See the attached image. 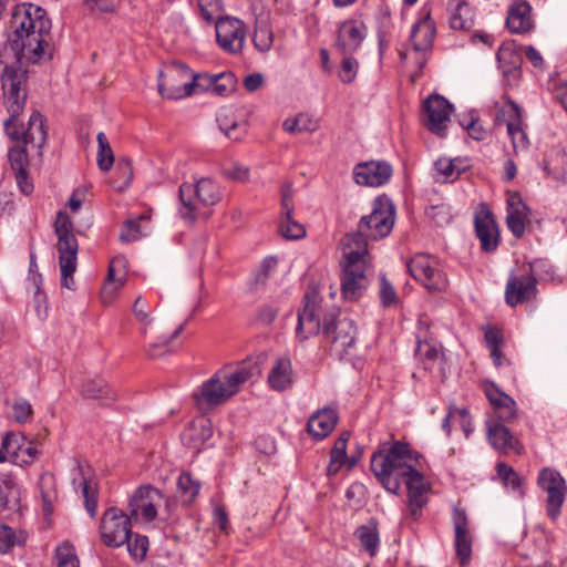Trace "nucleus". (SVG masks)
Returning <instances> with one entry per match:
<instances>
[{
    "mask_svg": "<svg viewBox=\"0 0 567 567\" xmlns=\"http://www.w3.org/2000/svg\"><path fill=\"white\" fill-rule=\"evenodd\" d=\"M422 455L401 441H394L371 455V471L390 493L398 494L401 484L408 488L409 508L416 519L421 508L426 504V493L430 485L419 471Z\"/></svg>",
    "mask_w": 567,
    "mask_h": 567,
    "instance_id": "f257e3e1",
    "label": "nucleus"
},
{
    "mask_svg": "<svg viewBox=\"0 0 567 567\" xmlns=\"http://www.w3.org/2000/svg\"><path fill=\"white\" fill-rule=\"evenodd\" d=\"M1 89L3 104L9 113V118L4 121L7 134L16 142L35 147L41 154L48 136L43 115L33 112L27 128L21 127L20 130L17 124L27 102V72L21 68L6 66L1 74Z\"/></svg>",
    "mask_w": 567,
    "mask_h": 567,
    "instance_id": "f03ea898",
    "label": "nucleus"
},
{
    "mask_svg": "<svg viewBox=\"0 0 567 567\" xmlns=\"http://www.w3.org/2000/svg\"><path fill=\"white\" fill-rule=\"evenodd\" d=\"M52 24L47 11L32 3H21L13 8L7 43L17 61L37 63L48 45Z\"/></svg>",
    "mask_w": 567,
    "mask_h": 567,
    "instance_id": "7ed1b4c3",
    "label": "nucleus"
},
{
    "mask_svg": "<svg viewBox=\"0 0 567 567\" xmlns=\"http://www.w3.org/2000/svg\"><path fill=\"white\" fill-rule=\"evenodd\" d=\"M259 374L260 368L254 361H243L235 367L219 369L193 393L197 409L203 413L214 410Z\"/></svg>",
    "mask_w": 567,
    "mask_h": 567,
    "instance_id": "20e7f679",
    "label": "nucleus"
},
{
    "mask_svg": "<svg viewBox=\"0 0 567 567\" xmlns=\"http://www.w3.org/2000/svg\"><path fill=\"white\" fill-rule=\"evenodd\" d=\"M395 223V206L385 195L372 203L371 213L361 217L357 231L343 238V245L368 254V240H380L390 235Z\"/></svg>",
    "mask_w": 567,
    "mask_h": 567,
    "instance_id": "39448f33",
    "label": "nucleus"
},
{
    "mask_svg": "<svg viewBox=\"0 0 567 567\" xmlns=\"http://www.w3.org/2000/svg\"><path fill=\"white\" fill-rule=\"evenodd\" d=\"M223 198L220 186L212 178H200L196 183H183L178 189V215L188 224L207 219L210 207Z\"/></svg>",
    "mask_w": 567,
    "mask_h": 567,
    "instance_id": "423d86ee",
    "label": "nucleus"
},
{
    "mask_svg": "<svg viewBox=\"0 0 567 567\" xmlns=\"http://www.w3.org/2000/svg\"><path fill=\"white\" fill-rule=\"evenodd\" d=\"M54 233L58 237L59 265L61 270V286L73 290V274L76 270L79 244L73 234V223L68 214L59 212L54 223Z\"/></svg>",
    "mask_w": 567,
    "mask_h": 567,
    "instance_id": "0eeeda50",
    "label": "nucleus"
},
{
    "mask_svg": "<svg viewBox=\"0 0 567 567\" xmlns=\"http://www.w3.org/2000/svg\"><path fill=\"white\" fill-rule=\"evenodd\" d=\"M368 254L343 245L341 295L344 300H358L368 287L365 276Z\"/></svg>",
    "mask_w": 567,
    "mask_h": 567,
    "instance_id": "6e6552de",
    "label": "nucleus"
},
{
    "mask_svg": "<svg viewBox=\"0 0 567 567\" xmlns=\"http://www.w3.org/2000/svg\"><path fill=\"white\" fill-rule=\"evenodd\" d=\"M322 336L329 343L330 353L338 359L349 354L357 340V326L349 317H326L322 324Z\"/></svg>",
    "mask_w": 567,
    "mask_h": 567,
    "instance_id": "1a4fd4ad",
    "label": "nucleus"
},
{
    "mask_svg": "<svg viewBox=\"0 0 567 567\" xmlns=\"http://www.w3.org/2000/svg\"><path fill=\"white\" fill-rule=\"evenodd\" d=\"M410 275L430 292H443L449 286L446 272L433 256L417 254L406 264Z\"/></svg>",
    "mask_w": 567,
    "mask_h": 567,
    "instance_id": "9d476101",
    "label": "nucleus"
},
{
    "mask_svg": "<svg viewBox=\"0 0 567 567\" xmlns=\"http://www.w3.org/2000/svg\"><path fill=\"white\" fill-rule=\"evenodd\" d=\"M190 69L184 63H174L166 71L158 72L157 89L164 99L178 100L193 94Z\"/></svg>",
    "mask_w": 567,
    "mask_h": 567,
    "instance_id": "9b49d317",
    "label": "nucleus"
},
{
    "mask_svg": "<svg viewBox=\"0 0 567 567\" xmlns=\"http://www.w3.org/2000/svg\"><path fill=\"white\" fill-rule=\"evenodd\" d=\"M132 517L117 507L107 508L102 516L100 534L107 547H121L132 536Z\"/></svg>",
    "mask_w": 567,
    "mask_h": 567,
    "instance_id": "f8f14e48",
    "label": "nucleus"
},
{
    "mask_svg": "<svg viewBox=\"0 0 567 567\" xmlns=\"http://www.w3.org/2000/svg\"><path fill=\"white\" fill-rule=\"evenodd\" d=\"M537 485L547 494L546 511L548 517L551 520H556L560 515V509L567 494L565 478L558 471L551 467H544L538 474Z\"/></svg>",
    "mask_w": 567,
    "mask_h": 567,
    "instance_id": "ddd939ff",
    "label": "nucleus"
},
{
    "mask_svg": "<svg viewBox=\"0 0 567 567\" xmlns=\"http://www.w3.org/2000/svg\"><path fill=\"white\" fill-rule=\"evenodd\" d=\"M214 23L218 45L224 51L231 54L241 52L247 34L245 23L240 19L231 16H223Z\"/></svg>",
    "mask_w": 567,
    "mask_h": 567,
    "instance_id": "4468645a",
    "label": "nucleus"
},
{
    "mask_svg": "<svg viewBox=\"0 0 567 567\" xmlns=\"http://www.w3.org/2000/svg\"><path fill=\"white\" fill-rule=\"evenodd\" d=\"M423 110L425 127L435 135L444 136L451 123L453 105L445 97L433 94L423 102Z\"/></svg>",
    "mask_w": 567,
    "mask_h": 567,
    "instance_id": "2eb2a0df",
    "label": "nucleus"
},
{
    "mask_svg": "<svg viewBox=\"0 0 567 567\" xmlns=\"http://www.w3.org/2000/svg\"><path fill=\"white\" fill-rule=\"evenodd\" d=\"M496 123L505 122L507 134L512 140L515 151L525 150L528 146V138L523 128V114L518 104L508 100L497 112Z\"/></svg>",
    "mask_w": 567,
    "mask_h": 567,
    "instance_id": "dca6fc26",
    "label": "nucleus"
},
{
    "mask_svg": "<svg viewBox=\"0 0 567 567\" xmlns=\"http://www.w3.org/2000/svg\"><path fill=\"white\" fill-rule=\"evenodd\" d=\"M435 33V23L429 14L416 21L412 27L410 41L413 52L416 54L415 62L419 69H422L426 63V53L432 49Z\"/></svg>",
    "mask_w": 567,
    "mask_h": 567,
    "instance_id": "f3484780",
    "label": "nucleus"
},
{
    "mask_svg": "<svg viewBox=\"0 0 567 567\" xmlns=\"http://www.w3.org/2000/svg\"><path fill=\"white\" fill-rule=\"evenodd\" d=\"M507 422L497 419H486V437L489 444L501 454L520 453L523 445L505 425Z\"/></svg>",
    "mask_w": 567,
    "mask_h": 567,
    "instance_id": "a211bd4d",
    "label": "nucleus"
},
{
    "mask_svg": "<svg viewBox=\"0 0 567 567\" xmlns=\"http://www.w3.org/2000/svg\"><path fill=\"white\" fill-rule=\"evenodd\" d=\"M393 169L385 161H367L358 163L353 167V178L358 185L380 187L386 184Z\"/></svg>",
    "mask_w": 567,
    "mask_h": 567,
    "instance_id": "6ab92c4d",
    "label": "nucleus"
},
{
    "mask_svg": "<svg viewBox=\"0 0 567 567\" xmlns=\"http://www.w3.org/2000/svg\"><path fill=\"white\" fill-rule=\"evenodd\" d=\"M452 519L456 556L460 559L461 567H464L470 563L472 555L473 535L470 522L466 512L458 507L454 508Z\"/></svg>",
    "mask_w": 567,
    "mask_h": 567,
    "instance_id": "aec40b11",
    "label": "nucleus"
},
{
    "mask_svg": "<svg viewBox=\"0 0 567 567\" xmlns=\"http://www.w3.org/2000/svg\"><path fill=\"white\" fill-rule=\"evenodd\" d=\"M163 499L162 493L151 486H142L136 489L128 502V512L132 518L141 514L144 520L152 522L157 516L156 506Z\"/></svg>",
    "mask_w": 567,
    "mask_h": 567,
    "instance_id": "412c9836",
    "label": "nucleus"
},
{
    "mask_svg": "<svg viewBox=\"0 0 567 567\" xmlns=\"http://www.w3.org/2000/svg\"><path fill=\"white\" fill-rule=\"evenodd\" d=\"M483 389L487 400L493 406V412L487 416V419L513 422L517 416L515 400L502 391L494 382H484Z\"/></svg>",
    "mask_w": 567,
    "mask_h": 567,
    "instance_id": "4be33fe9",
    "label": "nucleus"
},
{
    "mask_svg": "<svg viewBox=\"0 0 567 567\" xmlns=\"http://www.w3.org/2000/svg\"><path fill=\"white\" fill-rule=\"evenodd\" d=\"M320 306L317 300V295L306 293L305 306L298 312V324L296 328L297 338L301 341L307 340L310 336L322 332L320 322Z\"/></svg>",
    "mask_w": 567,
    "mask_h": 567,
    "instance_id": "5701e85b",
    "label": "nucleus"
},
{
    "mask_svg": "<svg viewBox=\"0 0 567 567\" xmlns=\"http://www.w3.org/2000/svg\"><path fill=\"white\" fill-rule=\"evenodd\" d=\"M367 37V27L359 20H346L338 28L336 48L341 54H353Z\"/></svg>",
    "mask_w": 567,
    "mask_h": 567,
    "instance_id": "b1692460",
    "label": "nucleus"
},
{
    "mask_svg": "<svg viewBox=\"0 0 567 567\" xmlns=\"http://www.w3.org/2000/svg\"><path fill=\"white\" fill-rule=\"evenodd\" d=\"M127 280L126 259L122 256L114 257L107 269V277L101 290V300L104 305L111 303L117 292Z\"/></svg>",
    "mask_w": 567,
    "mask_h": 567,
    "instance_id": "393cba45",
    "label": "nucleus"
},
{
    "mask_svg": "<svg viewBox=\"0 0 567 567\" xmlns=\"http://www.w3.org/2000/svg\"><path fill=\"white\" fill-rule=\"evenodd\" d=\"M537 279L535 276H511L506 284L505 300L511 307L523 303L536 297Z\"/></svg>",
    "mask_w": 567,
    "mask_h": 567,
    "instance_id": "a878e982",
    "label": "nucleus"
},
{
    "mask_svg": "<svg viewBox=\"0 0 567 567\" xmlns=\"http://www.w3.org/2000/svg\"><path fill=\"white\" fill-rule=\"evenodd\" d=\"M529 214L530 210L528 206L523 202L520 194L508 193L506 224L508 229L516 238H519L524 235Z\"/></svg>",
    "mask_w": 567,
    "mask_h": 567,
    "instance_id": "bb28decb",
    "label": "nucleus"
},
{
    "mask_svg": "<svg viewBox=\"0 0 567 567\" xmlns=\"http://www.w3.org/2000/svg\"><path fill=\"white\" fill-rule=\"evenodd\" d=\"M475 233L482 250L489 252L497 248L499 244L498 226L489 210H484L475 216Z\"/></svg>",
    "mask_w": 567,
    "mask_h": 567,
    "instance_id": "cd10ccee",
    "label": "nucleus"
},
{
    "mask_svg": "<svg viewBox=\"0 0 567 567\" xmlns=\"http://www.w3.org/2000/svg\"><path fill=\"white\" fill-rule=\"evenodd\" d=\"M338 420V410L333 406H324L309 417L307 431L313 439L323 440L333 431Z\"/></svg>",
    "mask_w": 567,
    "mask_h": 567,
    "instance_id": "c85d7f7f",
    "label": "nucleus"
},
{
    "mask_svg": "<svg viewBox=\"0 0 567 567\" xmlns=\"http://www.w3.org/2000/svg\"><path fill=\"white\" fill-rule=\"evenodd\" d=\"M3 449L7 451V461L20 466L33 463L38 455V450L30 443L20 444L19 435L14 433L4 435Z\"/></svg>",
    "mask_w": 567,
    "mask_h": 567,
    "instance_id": "c756f323",
    "label": "nucleus"
},
{
    "mask_svg": "<svg viewBox=\"0 0 567 567\" xmlns=\"http://www.w3.org/2000/svg\"><path fill=\"white\" fill-rule=\"evenodd\" d=\"M506 24L512 33L524 34L533 30L532 7L527 1H515L508 10Z\"/></svg>",
    "mask_w": 567,
    "mask_h": 567,
    "instance_id": "7c9ffc66",
    "label": "nucleus"
},
{
    "mask_svg": "<svg viewBox=\"0 0 567 567\" xmlns=\"http://www.w3.org/2000/svg\"><path fill=\"white\" fill-rule=\"evenodd\" d=\"M496 59L498 68L505 78L508 80L518 78L522 55L514 40H507L502 43L496 53Z\"/></svg>",
    "mask_w": 567,
    "mask_h": 567,
    "instance_id": "2f4dec72",
    "label": "nucleus"
},
{
    "mask_svg": "<svg viewBox=\"0 0 567 567\" xmlns=\"http://www.w3.org/2000/svg\"><path fill=\"white\" fill-rule=\"evenodd\" d=\"M268 384L275 391H285L292 384V367L288 358L276 360L268 375Z\"/></svg>",
    "mask_w": 567,
    "mask_h": 567,
    "instance_id": "473e14b6",
    "label": "nucleus"
},
{
    "mask_svg": "<svg viewBox=\"0 0 567 567\" xmlns=\"http://www.w3.org/2000/svg\"><path fill=\"white\" fill-rule=\"evenodd\" d=\"M354 536L360 542L361 549L367 551L369 556L374 557L378 554L380 536L378 525L374 520L359 526L354 532Z\"/></svg>",
    "mask_w": 567,
    "mask_h": 567,
    "instance_id": "72a5a7b5",
    "label": "nucleus"
},
{
    "mask_svg": "<svg viewBox=\"0 0 567 567\" xmlns=\"http://www.w3.org/2000/svg\"><path fill=\"white\" fill-rule=\"evenodd\" d=\"M543 171L556 183L566 184V154L561 151L551 152L543 162Z\"/></svg>",
    "mask_w": 567,
    "mask_h": 567,
    "instance_id": "f704fd0d",
    "label": "nucleus"
},
{
    "mask_svg": "<svg viewBox=\"0 0 567 567\" xmlns=\"http://www.w3.org/2000/svg\"><path fill=\"white\" fill-rule=\"evenodd\" d=\"M213 436V423L209 419L199 417L194 421L185 433V439H189L188 443L198 449Z\"/></svg>",
    "mask_w": 567,
    "mask_h": 567,
    "instance_id": "c9c22d12",
    "label": "nucleus"
},
{
    "mask_svg": "<svg viewBox=\"0 0 567 567\" xmlns=\"http://www.w3.org/2000/svg\"><path fill=\"white\" fill-rule=\"evenodd\" d=\"M474 24L473 10L465 1L455 0L450 16V25L454 30H470Z\"/></svg>",
    "mask_w": 567,
    "mask_h": 567,
    "instance_id": "e433bc0d",
    "label": "nucleus"
},
{
    "mask_svg": "<svg viewBox=\"0 0 567 567\" xmlns=\"http://www.w3.org/2000/svg\"><path fill=\"white\" fill-rule=\"evenodd\" d=\"M81 393L89 399L111 402L116 399V393L102 379H92L82 385Z\"/></svg>",
    "mask_w": 567,
    "mask_h": 567,
    "instance_id": "4c0bfd02",
    "label": "nucleus"
},
{
    "mask_svg": "<svg viewBox=\"0 0 567 567\" xmlns=\"http://www.w3.org/2000/svg\"><path fill=\"white\" fill-rule=\"evenodd\" d=\"M39 487L43 503V513L49 516L53 512V503L56 499L55 477L51 473H44L40 476Z\"/></svg>",
    "mask_w": 567,
    "mask_h": 567,
    "instance_id": "58836bf2",
    "label": "nucleus"
},
{
    "mask_svg": "<svg viewBox=\"0 0 567 567\" xmlns=\"http://www.w3.org/2000/svg\"><path fill=\"white\" fill-rule=\"evenodd\" d=\"M217 123L225 135L234 141L241 140L246 132L245 125L239 124L233 118V112L230 110H221L217 114Z\"/></svg>",
    "mask_w": 567,
    "mask_h": 567,
    "instance_id": "ea45409f",
    "label": "nucleus"
},
{
    "mask_svg": "<svg viewBox=\"0 0 567 567\" xmlns=\"http://www.w3.org/2000/svg\"><path fill=\"white\" fill-rule=\"evenodd\" d=\"M496 472L507 488H511L513 492H517L520 497L524 496V491L522 488L523 480L512 466L505 462H498L496 464Z\"/></svg>",
    "mask_w": 567,
    "mask_h": 567,
    "instance_id": "a19ab883",
    "label": "nucleus"
},
{
    "mask_svg": "<svg viewBox=\"0 0 567 567\" xmlns=\"http://www.w3.org/2000/svg\"><path fill=\"white\" fill-rule=\"evenodd\" d=\"M293 212H281L279 230L286 239H300L306 235L303 225L293 219Z\"/></svg>",
    "mask_w": 567,
    "mask_h": 567,
    "instance_id": "79ce46f5",
    "label": "nucleus"
},
{
    "mask_svg": "<svg viewBox=\"0 0 567 567\" xmlns=\"http://www.w3.org/2000/svg\"><path fill=\"white\" fill-rule=\"evenodd\" d=\"M99 150L96 155L97 165L101 171L107 172L114 163V154L106 135L100 132L96 136Z\"/></svg>",
    "mask_w": 567,
    "mask_h": 567,
    "instance_id": "37998d69",
    "label": "nucleus"
},
{
    "mask_svg": "<svg viewBox=\"0 0 567 567\" xmlns=\"http://www.w3.org/2000/svg\"><path fill=\"white\" fill-rule=\"evenodd\" d=\"M252 42L255 48L260 52H267L271 49L274 32L268 23L261 21L256 24Z\"/></svg>",
    "mask_w": 567,
    "mask_h": 567,
    "instance_id": "c03bdc74",
    "label": "nucleus"
},
{
    "mask_svg": "<svg viewBox=\"0 0 567 567\" xmlns=\"http://www.w3.org/2000/svg\"><path fill=\"white\" fill-rule=\"evenodd\" d=\"M178 492L184 503H192L199 493L200 484L189 473H182L177 481Z\"/></svg>",
    "mask_w": 567,
    "mask_h": 567,
    "instance_id": "a18cd8bd",
    "label": "nucleus"
},
{
    "mask_svg": "<svg viewBox=\"0 0 567 567\" xmlns=\"http://www.w3.org/2000/svg\"><path fill=\"white\" fill-rule=\"evenodd\" d=\"M54 557L58 567H80L75 548L69 542H63L56 547Z\"/></svg>",
    "mask_w": 567,
    "mask_h": 567,
    "instance_id": "49530a36",
    "label": "nucleus"
},
{
    "mask_svg": "<svg viewBox=\"0 0 567 567\" xmlns=\"http://www.w3.org/2000/svg\"><path fill=\"white\" fill-rule=\"evenodd\" d=\"M457 163H461L460 158H439L434 166L437 175L441 176V179H436L442 182L456 179L462 173V168H457Z\"/></svg>",
    "mask_w": 567,
    "mask_h": 567,
    "instance_id": "de8ad7c7",
    "label": "nucleus"
},
{
    "mask_svg": "<svg viewBox=\"0 0 567 567\" xmlns=\"http://www.w3.org/2000/svg\"><path fill=\"white\" fill-rule=\"evenodd\" d=\"M20 143L21 142H17V144L9 150L8 154L10 166L13 172L28 169L29 166L27 145Z\"/></svg>",
    "mask_w": 567,
    "mask_h": 567,
    "instance_id": "09e8293b",
    "label": "nucleus"
},
{
    "mask_svg": "<svg viewBox=\"0 0 567 567\" xmlns=\"http://www.w3.org/2000/svg\"><path fill=\"white\" fill-rule=\"evenodd\" d=\"M146 219H148V217L145 214H142L136 218L127 219L120 235L121 241L130 243L141 238L143 236V231L140 224Z\"/></svg>",
    "mask_w": 567,
    "mask_h": 567,
    "instance_id": "8fccbe9b",
    "label": "nucleus"
},
{
    "mask_svg": "<svg viewBox=\"0 0 567 567\" xmlns=\"http://www.w3.org/2000/svg\"><path fill=\"white\" fill-rule=\"evenodd\" d=\"M343 59L338 72V76L342 83H351L358 73L359 62L352 54H342Z\"/></svg>",
    "mask_w": 567,
    "mask_h": 567,
    "instance_id": "3c124183",
    "label": "nucleus"
},
{
    "mask_svg": "<svg viewBox=\"0 0 567 567\" xmlns=\"http://www.w3.org/2000/svg\"><path fill=\"white\" fill-rule=\"evenodd\" d=\"M203 19L207 22H215L220 18L224 9L221 0H197Z\"/></svg>",
    "mask_w": 567,
    "mask_h": 567,
    "instance_id": "603ef678",
    "label": "nucleus"
},
{
    "mask_svg": "<svg viewBox=\"0 0 567 567\" xmlns=\"http://www.w3.org/2000/svg\"><path fill=\"white\" fill-rule=\"evenodd\" d=\"M380 300L384 307H391L398 303L399 298L392 284L384 275L380 276Z\"/></svg>",
    "mask_w": 567,
    "mask_h": 567,
    "instance_id": "864d4df0",
    "label": "nucleus"
},
{
    "mask_svg": "<svg viewBox=\"0 0 567 567\" xmlns=\"http://www.w3.org/2000/svg\"><path fill=\"white\" fill-rule=\"evenodd\" d=\"M127 545V550L130 555L138 560H143L147 547H148V539L145 536L135 535L133 538L132 536L128 538V540L125 543Z\"/></svg>",
    "mask_w": 567,
    "mask_h": 567,
    "instance_id": "5fc2aeb1",
    "label": "nucleus"
},
{
    "mask_svg": "<svg viewBox=\"0 0 567 567\" xmlns=\"http://www.w3.org/2000/svg\"><path fill=\"white\" fill-rule=\"evenodd\" d=\"M82 495L84 497V506L90 514L91 517H94L96 514L97 506V496L96 488L93 484L86 480H83L82 483Z\"/></svg>",
    "mask_w": 567,
    "mask_h": 567,
    "instance_id": "6e6d98bb",
    "label": "nucleus"
},
{
    "mask_svg": "<svg viewBox=\"0 0 567 567\" xmlns=\"http://www.w3.org/2000/svg\"><path fill=\"white\" fill-rule=\"evenodd\" d=\"M32 406L25 399H17L12 404V417L18 423H25L32 416Z\"/></svg>",
    "mask_w": 567,
    "mask_h": 567,
    "instance_id": "4d7b16f0",
    "label": "nucleus"
},
{
    "mask_svg": "<svg viewBox=\"0 0 567 567\" xmlns=\"http://www.w3.org/2000/svg\"><path fill=\"white\" fill-rule=\"evenodd\" d=\"M21 542L17 533L7 525H0V554L8 553L14 545Z\"/></svg>",
    "mask_w": 567,
    "mask_h": 567,
    "instance_id": "13d9d810",
    "label": "nucleus"
},
{
    "mask_svg": "<svg viewBox=\"0 0 567 567\" xmlns=\"http://www.w3.org/2000/svg\"><path fill=\"white\" fill-rule=\"evenodd\" d=\"M218 81L215 82L213 93L219 96H226L234 90L235 79L231 73H218Z\"/></svg>",
    "mask_w": 567,
    "mask_h": 567,
    "instance_id": "bf43d9fd",
    "label": "nucleus"
},
{
    "mask_svg": "<svg viewBox=\"0 0 567 567\" xmlns=\"http://www.w3.org/2000/svg\"><path fill=\"white\" fill-rule=\"evenodd\" d=\"M417 352L429 361L439 362L444 358L442 347L439 344H432L426 341L419 342Z\"/></svg>",
    "mask_w": 567,
    "mask_h": 567,
    "instance_id": "052dcab7",
    "label": "nucleus"
},
{
    "mask_svg": "<svg viewBox=\"0 0 567 567\" xmlns=\"http://www.w3.org/2000/svg\"><path fill=\"white\" fill-rule=\"evenodd\" d=\"M218 81L217 74H194L192 72V79L189 83H193V92L198 89L199 91L213 92L215 82Z\"/></svg>",
    "mask_w": 567,
    "mask_h": 567,
    "instance_id": "680f3d73",
    "label": "nucleus"
},
{
    "mask_svg": "<svg viewBox=\"0 0 567 567\" xmlns=\"http://www.w3.org/2000/svg\"><path fill=\"white\" fill-rule=\"evenodd\" d=\"M133 313L135 318L144 326L152 323L150 306L142 297H137L133 305Z\"/></svg>",
    "mask_w": 567,
    "mask_h": 567,
    "instance_id": "e2e57ef3",
    "label": "nucleus"
},
{
    "mask_svg": "<svg viewBox=\"0 0 567 567\" xmlns=\"http://www.w3.org/2000/svg\"><path fill=\"white\" fill-rule=\"evenodd\" d=\"M224 175L233 181L245 183L249 179V168L240 164H231L223 169Z\"/></svg>",
    "mask_w": 567,
    "mask_h": 567,
    "instance_id": "0e129e2a",
    "label": "nucleus"
},
{
    "mask_svg": "<svg viewBox=\"0 0 567 567\" xmlns=\"http://www.w3.org/2000/svg\"><path fill=\"white\" fill-rule=\"evenodd\" d=\"M277 264H278V260L277 258L272 257V256H269V257H266L260 266H259V269L257 270L256 272V280L258 282H265L266 279L268 278V276L275 271L276 267H277Z\"/></svg>",
    "mask_w": 567,
    "mask_h": 567,
    "instance_id": "69168bd1",
    "label": "nucleus"
},
{
    "mask_svg": "<svg viewBox=\"0 0 567 567\" xmlns=\"http://www.w3.org/2000/svg\"><path fill=\"white\" fill-rule=\"evenodd\" d=\"M120 0H85L91 10H97L104 13L113 12Z\"/></svg>",
    "mask_w": 567,
    "mask_h": 567,
    "instance_id": "338daca9",
    "label": "nucleus"
},
{
    "mask_svg": "<svg viewBox=\"0 0 567 567\" xmlns=\"http://www.w3.org/2000/svg\"><path fill=\"white\" fill-rule=\"evenodd\" d=\"M297 122H299V133L301 132H316L319 127L318 121L311 115L301 113L297 115Z\"/></svg>",
    "mask_w": 567,
    "mask_h": 567,
    "instance_id": "774afa93",
    "label": "nucleus"
}]
</instances>
